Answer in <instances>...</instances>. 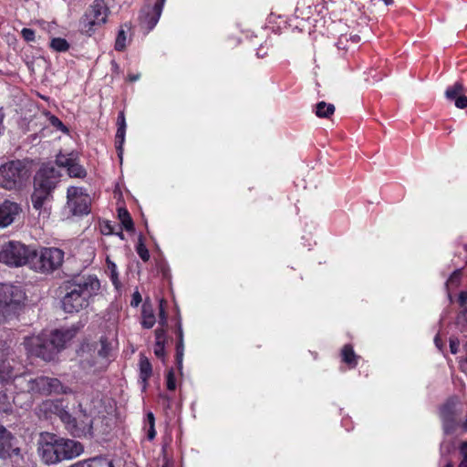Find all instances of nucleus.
<instances>
[{
    "instance_id": "nucleus-1",
    "label": "nucleus",
    "mask_w": 467,
    "mask_h": 467,
    "mask_svg": "<svg viewBox=\"0 0 467 467\" xmlns=\"http://www.w3.org/2000/svg\"><path fill=\"white\" fill-rule=\"evenodd\" d=\"M99 289V280L94 275L65 281L59 286L61 308L66 313H78L89 306Z\"/></svg>"
},
{
    "instance_id": "nucleus-2",
    "label": "nucleus",
    "mask_w": 467,
    "mask_h": 467,
    "mask_svg": "<svg viewBox=\"0 0 467 467\" xmlns=\"http://www.w3.org/2000/svg\"><path fill=\"white\" fill-rule=\"evenodd\" d=\"M29 177V169L22 161H11L0 166V188L5 190L20 191Z\"/></svg>"
},
{
    "instance_id": "nucleus-3",
    "label": "nucleus",
    "mask_w": 467,
    "mask_h": 467,
    "mask_svg": "<svg viewBox=\"0 0 467 467\" xmlns=\"http://www.w3.org/2000/svg\"><path fill=\"white\" fill-rule=\"evenodd\" d=\"M26 293L9 284H0V320H5L20 308L26 300Z\"/></svg>"
},
{
    "instance_id": "nucleus-4",
    "label": "nucleus",
    "mask_w": 467,
    "mask_h": 467,
    "mask_svg": "<svg viewBox=\"0 0 467 467\" xmlns=\"http://www.w3.org/2000/svg\"><path fill=\"white\" fill-rule=\"evenodd\" d=\"M64 252L59 248H42L38 253L34 250L30 266L36 272L49 274L62 265Z\"/></svg>"
},
{
    "instance_id": "nucleus-5",
    "label": "nucleus",
    "mask_w": 467,
    "mask_h": 467,
    "mask_svg": "<svg viewBox=\"0 0 467 467\" xmlns=\"http://www.w3.org/2000/svg\"><path fill=\"white\" fill-rule=\"evenodd\" d=\"M34 250L20 242L10 241L2 246L0 261L8 265L21 266L29 264Z\"/></svg>"
},
{
    "instance_id": "nucleus-6",
    "label": "nucleus",
    "mask_w": 467,
    "mask_h": 467,
    "mask_svg": "<svg viewBox=\"0 0 467 467\" xmlns=\"http://www.w3.org/2000/svg\"><path fill=\"white\" fill-rule=\"evenodd\" d=\"M25 344L31 355L46 361L53 360L57 354L56 347L50 342L47 334H40L27 337Z\"/></svg>"
},
{
    "instance_id": "nucleus-7",
    "label": "nucleus",
    "mask_w": 467,
    "mask_h": 467,
    "mask_svg": "<svg viewBox=\"0 0 467 467\" xmlns=\"http://www.w3.org/2000/svg\"><path fill=\"white\" fill-rule=\"evenodd\" d=\"M90 198L82 192L81 188L67 189V208L73 215H83L89 213Z\"/></svg>"
},
{
    "instance_id": "nucleus-8",
    "label": "nucleus",
    "mask_w": 467,
    "mask_h": 467,
    "mask_svg": "<svg viewBox=\"0 0 467 467\" xmlns=\"http://www.w3.org/2000/svg\"><path fill=\"white\" fill-rule=\"evenodd\" d=\"M38 444V453L46 463L52 464L61 461L55 434L49 432L41 433Z\"/></svg>"
},
{
    "instance_id": "nucleus-9",
    "label": "nucleus",
    "mask_w": 467,
    "mask_h": 467,
    "mask_svg": "<svg viewBox=\"0 0 467 467\" xmlns=\"http://www.w3.org/2000/svg\"><path fill=\"white\" fill-rule=\"evenodd\" d=\"M60 173L51 165L41 167L35 178V185L52 192L59 181Z\"/></svg>"
},
{
    "instance_id": "nucleus-10",
    "label": "nucleus",
    "mask_w": 467,
    "mask_h": 467,
    "mask_svg": "<svg viewBox=\"0 0 467 467\" xmlns=\"http://www.w3.org/2000/svg\"><path fill=\"white\" fill-rule=\"evenodd\" d=\"M28 384L30 391L47 395L52 392H59L62 389L60 381L57 379L44 376L31 379Z\"/></svg>"
},
{
    "instance_id": "nucleus-11",
    "label": "nucleus",
    "mask_w": 467,
    "mask_h": 467,
    "mask_svg": "<svg viewBox=\"0 0 467 467\" xmlns=\"http://www.w3.org/2000/svg\"><path fill=\"white\" fill-rule=\"evenodd\" d=\"M22 211L21 206L15 202L5 200L0 204V227L10 225Z\"/></svg>"
},
{
    "instance_id": "nucleus-12",
    "label": "nucleus",
    "mask_w": 467,
    "mask_h": 467,
    "mask_svg": "<svg viewBox=\"0 0 467 467\" xmlns=\"http://www.w3.org/2000/svg\"><path fill=\"white\" fill-rule=\"evenodd\" d=\"M79 327L73 326L69 328L55 330L54 332L47 335L52 345L56 347V350L58 353L63 349L67 343L69 342L78 333Z\"/></svg>"
},
{
    "instance_id": "nucleus-13",
    "label": "nucleus",
    "mask_w": 467,
    "mask_h": 467,
    "mask_svg": "<svg viewBox=\"0 0 467 467\" xmlns=\"http://www.w3.org/2000/svg\"><path fill=\"white\" fill-rule=\"evenodd\" d=\"M57 447L61 461L78 456L83 451V447L79 442L68 439H59L57 437Z\"/></svg>"
},
{
    "instance_id": "nucleus-14",
    "label": "nucleus",
    "mask_w": 467,
    "mask_h": 467,
    "mask_svg": "<svg viewBox=\"0 0 467 467\" xmlns=\"http://www.w3.org/2000/svg\"><path fill=\"white\" fill-rule=\"evenodd\" d=\"M457 402L449 400L441 409V416L443 420L444 431L451 433L456 426Z\"/></svg>"
},
{
    "instance_id": "nucleus-15",
    "label": "nucleus",
    "mask_w": 467,
    "mask_h": 467,
    "mask_svg": "<svg viewBox=\"0 0 467 467\" xmlns=\"http://www.w3.org/2000/svg\"><path fill=\"white\" fill-rule=\"evenodd\" d=\"M445 97L449 100H454L458 109H462L467 107V97L464 95V87L461 82L449 87L445 91Z\"/></svg>"
},
{
    "instance_id": "nucleus-16",
    "label": "nucleus",
    "mask_w": 467,
    "mask_h": 467,
    "mask_svg": "<svg viewBox=\"0 0 467 467\" xmlns=\"http://www.w3.org/2000/svg\"><path fill=\"white\" fill-rule=\"evenodd\" d=\"M90 24L103 25L107 21L108 8L102 1L97 0L90 7L89 11Z\"/></svg>"
},
{
    "instance_id": "nucleus-17",
    "label": "nucleus",
    "mask_w": 467,
    "mask_h": 467,
    "mask_svg": "<svg viewBox=\"0 0 467 467\" xmlns=\"http://www.w3.org/2000/svg\"><path fill=\"white\" fill-rule=\"evenodd\" d=\"M164 3L165 0H156L151 8V11L148 12L142 17V23L147 26L149 30H151L157 25L161 17Z\"/></svg>"
},
{
    "instance_id": "nucleus-18",
    "label": "nucleus",
    "mask_w": 467,
    "mask_h": 467,
    "mask_svg": "<svg viewBox=\"0 0 467 467\" xmlns=\"http://www.w3.org/2000/svg\"><path fill=\"white\" fill-rule=\"evenodd\" d=\"M51 197V192L42 189L35 185L34 192L31 196V201L35 209L39 210L43 207L46 201Z\"/></svg>"
},
{
    "instance_id": "nucleus-19",
    "label": "nucleus",
    "mask_w": 467,
    "mask_h": 467,
    "mask_svg": "<svg viewBox=\"0 0 467 467\" xmlns=\"http://www.w3.org/2000/svg\"><path fill=\"white\" fill-rule=\"evenodd\" d=\"M118 125H119V128H118V130L116 133V143L118 144L117 149L119 150V157L121 161L122 160V144L124 142L125 129H126L125 116L122 111L119 114Z\"/></svg>"
},
{
    "instance_id": "nucleus-20",
    "label": "nucleus",
    "mask_w": 467,
    "mask_h": 467,
    "mask_svg": "<svg viewBox=\"0 0 467 467\" xmlns=\"http://www.w3.org/2000/svg\"><path fill=\"white\" fill-rule=\"evenodd\" d=\"M152 374V367L147 357L140 355V378L142 380L143 388L147 386V381Z\"/></svg>"
},
{
    "instance_id": "nucleus-21",
    "label": "nucleus",
    "mask_w": 467,
    "mask_h": 467,
    "mask_svg": "<svg viewBox=\"0 0 467 467\" xmlns=\"http://www.w3.org/2000/svg\"><path fill=\"white\" fill-rule=\"evenodd\" d=\"M142 326L145 328H151L155 324V316L150 305L144 304L142 306Z\"/></svg>"
},
{
    "instance_id": "nucleus-22",
    "label": "nucleus",
    "mask_w": 467,
    "mask_h": 467,
    "mask_svg": "<svg viewBox=\"0 0 467 467\" xmlns=\"http://www.w3.org/2000/svg\"><path fill=\"white\" fill-rule=\"evenodd\" d=\"M11 439V433L4 426L0 425V456L10 449Z\"/></svg>"
},
{
    "instance_id": "nucleus-23",
    "label": "nucleus",
    "mask_w": 467,
    "mask_h": 467,
    "mask_svg": "<svg viewBox=\"0 0 467 467\" xmlns=\"http://www.w3.org/2000/svg\"><path fill=\"white\" fill-rule=\"evenodd\" d=\"M335 112V106L321 101L316 106V115L318 118H330Z\"/></svg>"
},
{
    "instance_id": "nucleus-24",
    "label": "nucleus",
    "mask_w": 467,
    "mask_h": 467,
    "mask_svg": "<svg viewBox=\"0 0 467 467\" xmlns=\"http://www.w3.org/2000/svg\"><path fill=\"white\" fill-rule=\"evenodd\" d=\"M61 420L63 422H65L67 425L68 430L74 434V435H79V433L83 431L80 428L78 427L76 423V419L73 418L69 413L67 411H64L61 413Z\"/></svg>"
},
{
    "instance_id": "nucleus-25",
    "label": "nucleus",
    "mask_w": 467,
    "mask_h": 467,
    "mask_svg": "<svg viewBox=\"0 0 467 467\" xmlns=\"http://www.w3.org/2000/svg\"><path fill=\"white\" fill-rule=\"evenodd\" d=\"M118 213L119 219L121 222L123 227L127 231H132L134 229V226L129 212L125 208H119Z\"/></svg>"
},
{
    "instance_id": "nucleus-26",
    "label": "nucleus",
    "mask_w": 467,
    "mask_h": 467,
    "mask_svg": "<svg viewBox=\"0 0 467 467\" xmlns=\"http://www.w3.org/2000/svg\"><path fill=\"white\" fill-rule=\"evenodd\" d=\"M341 354H342V359L344 362H346L347 364H348L351 367L356 366L357 357H356L351 346H349V345L344 346V348H342Z\"/></svg>"
},
{
    "instance_id": "nucleus-27",
    "label": "nucleus",
    "mask_w": 467,
    "mask_h": 467,
    "mask_svg": "<svg viewBox=\"0 0 467 467\" xmlns=\"http://www.w3.org/2000/svg\"><path fill=\"white\" fill-rule=\"evenodd\" d=\"M67 173L70 177L84 178L86 176L85 169L76 162L70 164L67 168Z\"/></svg>"
},
{
    "instance_id": "nucleus-28",
    "label": "nucleus",
    "mask_w": 467,
    "mask_h": 467,
    "mask_svg": "<svg viewBox=\"0 0 467 467\" xmlns=\"http://www.w3.org/2000/svg\"><path fill=\"white\" fill-rule=\"evenodd\" d=\"M127 45V33L123 27L118 32L116 41H115V49L117 51H122L125 49Z\"/></svg>"
},
{
    "instance_id": "nucleus-29",
    "label": "nucleus",
    "mask_w": 467,
    "mask_h": 467,
    "mask_svg": "<svg viewBox=\"0 0 467 467\" xmlns=\"http://www.w3.org/2000/svg\"><path fill=\"white\" fill-rule=\"evenodd\" d=\"M50 47L58 52H65L69 48L67 41L61 37H56L51 40Z\"/></svg>"
},
{
    "instance_id": "nucleus-30",
    "label": "nucleus",
    "mask_w": 467,
    "mask_h": 467,
    "mask_svg": "<svg viewBox=\"0 0 467 467\" xmlns=\"http://www.w3.org/2000/svg\"><path fill=\"white\" fill-rule=\"evenodd\" d=\"M13 375V367L8 360H0V377L3 379L11 378Z\"/></svg>"
},
{
    "instance_id": "nucleus-31",
    "label": "nucleus",
    "mask_w": 467,
    "mask_h": 467,
    "mask_svg": "<svg viewBox=\"0 0 467 467\" xmlns=\"http://www.w3.org/2000/svg\"><path fill=\"white\" fill-rule=\"evenodd\" d=\"M75 161V159L72 157V154L64 155L58 154L56 159V163L59 167L68 168L70 164Z\"/></svg>"
},
{
    "instance_id": "nucleus-32",
    "label": "nucleus",
    "mask_w": 467,
    "mask_h": 467,
    "mask_svg": "<svg viewBox=\"0 0 467 467\" xmlns=\"http://www.w3.org/2000/svg\"><path fill=\"white\" fill-rule=\"evenodd\" d=\"M50 124L61 130L63 133L67 134L69 132L68 129L62 123V121L54 115H50L49 118Z\"/></svg>"
},
{
    "instance_id": "nucleus-33",
    "label": "nucleus",
    "mask_w": 467,
    "mask_h": 467,
    "mask_svg": "<svg viewBox=\"0 0 467 467\" xmlns=\"http://www.w3.org/2000/svg\"><path fill=\"white\" fill-rule=\"evenodd\" d=\"M137 253L140 257L144 261H148L150 258V254L144 244L142 243L141 238H140V242L137 245Z\"/></svg>"
},
{
    "instance_id": "nucleus-34",
    "label": "nucleus",
    "mask_w": 467,
    "mask_h": 467,
    "mask_svg": "<svg viewBox=\"0 0 467 467\" xmlns=\"http://www.w3.org/2000/svg\"><path fill=\"white\" fill-rule=\"evenodd\" d=\"M461 275H462V273H461V271H460V270H456V271H454V272L451 275L450 278L448 279V281H447V283H446V284H447V285H455V286H457V285H459V283H460Z\"/></svg>"
},
{
    "instance_id": "nucleus-35",
    "label": "nucleus",
    "mask_w": 467,
    "mask_h": 467,
    "mask_svg": "<svg viewBox=\"0 0 467 467\" xmlns=\"http://www.w3.org/2000/svg\"><path fill=\"white\" fill-rule=\"evenodd\" d=\"M167 389L169 390H174L176 389L175 377L172 369H170L167 373Z\"/></svg>"
},
{
    "instance_id": "nucleus-36",
    "label": "nucleus",
    "mask_w": 467,
    "mask_h": 467,
    "mask_svg": "<svg viewBox=\"0 0 467 467\" xmlns=\"http://www.w3.org/2000/svg\"><path fill=\"white\" fill-rule=\"evenodd\" d=\"M154 354L161 359H164L165 350H164V343H155L154 346Z\"/></svg>"
},
{
    "instance_id": "nucleus-37",
    "label": "nucleus",
    "mask_w": 467,
    "mask_h": 467,
    "mask_svg": "<svg viewBox=\"0 0 467 467\" xmlns=\"http://www.w3.org/2000/svg\"><path fill=\"white\" fill-rule=\"evenodd\" d=\"M22 36L27 42H31L35 40V31L30 28H24L21 31Z\"/></svg>"
},
{
    "instance_id": "nucleus-38",
    "label": "nucleus",
    "mask_w": 467,
    "mask_h": 467,
    "mask_svg": "<svg viewBox=\"0 0 467 467\" xmlns=\"http://www.w3.org/2000/svg\"><path fill=\"white\" fill-rule=\"evenodd\" d=\"M460 455H461L460 462H467V441H463L460 445Z\"/></svg>"
},
{
    "instance_id": "nucleus-39",
    "label": "nucleus",
    "mask_w": 467,
    "mask_h": 467,
    "mask_svg": "<svg viewBox=\"0 0 467 467\" xmlns=\"http://www.w3.org/2000/svg\"><path fill=\"white\" fill-rule=\"evenodd\" d=\"M156 343H164L166 340L165 330L163 328H158L155 331Z\"/></svg>"
},
{
    "instance_id": "nucleus-40",
    "label": "nucleus",
    "mask_w": 467,
    "mask_h": 467,
    "mask_svg": "<svg viewBox=\"0 0 467 467\" xmlns=\"http://www.w3.org/2000/svg\"><path fill=\"white\" fill-rule=\"evenodd\" d=\"M182 357H183V348L181 345L177 346V353H176V359L178 363V368L179 370L182 368Z\"/></svg>"
},
{
    "instance_id": "nucleus-41",
    "label": "nucleus",
    "mask_w": 467,
    "mask_h": 467,
    "mask_svg": "<svg viewBox=\"0 0 467 467\" xmlns=\"http://www.w3.org/2000/svg\"><path fill=\"white\" fill-rule=\"evenodd\" d=\"M162 300L161 301V304H160V325L161 326H165L167 324V318H166V314H165V311H164V308L162 306Z\"/></svg>"
},
{
    "instance_id": "nucleus-42",
    "label": "nucleus",
    "mask_w": 467,
    "mask_h": 467,
    "mask_svg": "<svg viewBox=\"0 0 467 467\" xmlns=\"http://www.w3.org/2000/svg\"><path fill=\"white\" fill-rule=\"evenodd\" d=\"M141 300L140 294L138 291L134 292L132 295L131 306H138Z\"/></svg>"
},
{
    "instance_id": "nucleus-43",
    "label": "nucleus",
    "mask_w": 467,
    "mask_h": 467,
    "mask_svg": "<svg viewBox=\"0 0 467 467\" xmlns=\"http://www.w3.org/2000/svg\"><path fill=\"white\" fill-rule=\"evenodd\" d=\"M459 345L460 343L457 339L450 340V348L452 354H456L458 352Z\"/></svg>"
},
{
    "instance_id": "nucleus-44",
    "label": "nucleus",
    "mask_w": 467,
    "mask_h": 467,
    "mask_svg": "<svg viewBox=\"0 0 467 467\" xmlns=\"http://www.w3.org/2000/svg\"><path fill=\"white\" fill-rule=\"evenodd\" d=\"M459 303L461 306H464L467 303V292H461L459 296Z\"/></svg>"
},
{
    "instance_id": "nucleus-45",
    "label": "nucleus",
    "mask_w": 467,
    "mask_h": 467,
    "mask_svg": "<svg viewBox=\"0 0 467 467\" xmlns=\"http://www.w3.org/2000/svg\"><path fill=\"white\" fill-rule=\"evenodd\" d=\"M147 418H148V422L150 424V427H153L154 426V416L151 412H149L148 415H147Z\"/></svg>"
},
{
    "instance_id": "nucleus-46",
    "label": "nucleus",
    "mask_w": 467,
    "mask_h": 467,
    "mask_svg": "<svg viewBox=\"0 0 467 467\" xmlns=\"http://www.w3.org/2000/svg\"><path fill=\"white\" fill-rule=\"evenodd\" d=\"M155 430H154V426L153 427H150V430H149V432H148V438L150 440H152L154 437H155Z\"/></svg>"
},
{
    "instance_id": "nucleus-47",
    "label": "nucleus",
    "mask_w": 467,
    "mask_h": 467,
    "mask_svg": "<svg viewBox=\"0 0 467 467\" xmlns=\"http://www.w3.org/2000/svg\"><path fill=\"white\" fill-rule=\"evenodd\" d=\"M93 461L103 462L107 464L108 467H114L113 463L111 462H107L105 459H102V458L93 459Z\"/></svg>"
},
{
    "instance_id": "nucleus-48",
    "label": "nucleus",
    "mask_w": 467,
    "mask_h": 467,
    "mask_svg": "<svg viewBox=\"0 0 467 467\" xmlns=\"http://www.w3.org/2000/svg\"><path fill=\"white\" fill-rule=\"evenodd\" d=\"M434 341H435L436 346L441 349V339H440L439 336L435 337Z\"/></svg>"
},
{
    "instance_id": "nucleus-49",
    "label": "nucleus",
    "mask_w": 467,
    "mask_h": 467,
    "mask_svg": "<svg viewBox=\"0 0 467 467\" xmlns=\"http://www.w3.org/2000/svg\"><path fill=\"white\" fill-rule=\"evenodd\" d=\"M139 78H140V76H139V75H130V76H129V79H130V81H132V82H133V81L138 80V79H139Z\"/></svg>"
},
{
    "instance_id": "nucleus-50",
    "label": "nucleus",
    "mask_w": 467,
    "mask_h": 467,
    "mask_svg": "<svg viewBox=\"0 0 467 467\" xmlns=\"http://www.w3.org/2000/svg\"><path fill=\"white\" fill-rule=\"evenodd\" d=\"M101 344H102V349L99 351V354L100 355H103L104 357H106V353H103L104 350H105V344H104V341H101Z\"/></svg>"
},
{
    "instance_id": "nucleus-51",
    "label": "nucleus",
    "mask_w": 467,
    "mask_h": 467,
    "mask_svg": "<svg viewBox=\"0 0 467 467\" xmlns=\"http://www.w3.org/2000/svg\"><path fill=\"white\" fill-rule=\"evenodd\" d=\"M387 5L393 4V0H384Z\"/></svg>"
},
{
    "instance_id": "nucleus-52",
    "label": "nucleus",
    "mask_w": 467,
    "mask_h": 467,
    "mask_svg": "<svg viewBox=\"0 0 467 467\" xmlns=\"http://www.w3.org/2000/svg\"><path fill=\"white\" fill-rule=\"evenodd\" d=\"M458 467H467V462H460Z\"/></svg>"
},
{
    "instance_id": "nucleus-53",
    "label": "nucleus",
    "mask_w": 467,
    "mask_h": 467,
    "mask_svg": "<svg viewBox=\"0 0 467 467\" xmlns=\"http://www.w3.org/2000/svg\"><path fill=\"white\" fill-rule=\"evenodd\" d=\"M444 467H453V464L451 462H448Z\"/></svg>"
},
{
    "instance_id": "nucleus-54",
    "label": "nucleus",
    "mask_w": 467,
    "mask_h": 467,
    "mask_svg": "<svg viewBox=\"0 0 467 467\" xmlns=\"http://www.w3.org/2000/svg\"><path fill=\"white\" fill-rule=\"evenodd\" d=\"M107 230H109V232H111V229H110V226H109V225H107Z\"/></svg>"
},
{
    "instance_id": "nucleus-55",
    "label": "nucleus",
    "mask_w": 467,
    "mask_h": 467,
    "mask_svg": "<svg viewBox=\"0 0 467 467\" xmlns=\"http://www.w3.org/2000/svg\"><path fill=\"white\" fill-rule=\"evenodd\" d=\"M115 267H116V266H115V265H114V264H112V272H113V273H114V269H115Z\"/></svg>"
}]
</instances>
